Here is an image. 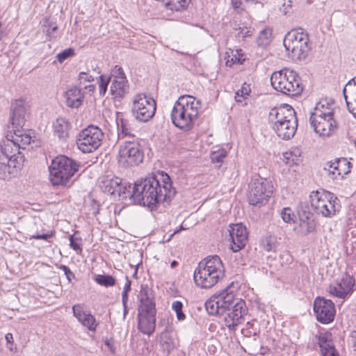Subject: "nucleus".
I'll use <instances>...</instances> for the list:
<instances>
[{
    "instance_id": "nucleus-59",
    "label": "nucleus",
    "mask_w": 356,
    "mask_h": 356,
    "mask_svg": "<svg viewBox=\"0 0 356 356\" xmlns=\"http://www.w3.org/2000/svg\"><path fill=\"white\" fill-rule=\"evenodd\" d=\"M347 87H355L356 88V76L350 79L343 87V89H346Z\"/></svg>"
},
{
    "instance_id": "nucleus-33",
    "label": "nucleus",
    "mask_w": 356,
    "mask_h": 356,
    "mask_svg": "<svg viewBox=\"0 0 356 356\" xmlns=\"http://www.w3.org/2000/svg\"><path fill=\"white\" fill-rule=\"evenodd\" d=\"M160 344L164 352L169 354L175 348V343L170 332L165 329L160 335Z\"/></svg>"
},
{
    "instance_id": "nucleus-30",
    "label": "nucleus",
    "mask_w": 356,
    "mask_h": 356,
    "mask_svg": "<svg viewBox=\"0 0 356 356\" xmlns=\"http://www.w3.org/2000/svg\"><path fill=\"white\" fill-rule=\"evenodd\" d=\"M301 40H309L308 34L302 29H298L289 31L284 38V43L289 46L290 42H300Z\"/></svg>"
},
{
    "instance_id": "nucleus-46",
    "label": "nucleus",
    "mask_w": 356,
    "mask_h": 356,
    "mask_svg": "<svg viewBox=\"0 0 356 356\" xmlns=\"http://www.w3.org/2000/svg\"><path fill=\"white\" fill-rule=\"evenodd\" d=\"M321 351L323 356H339L334 348L333 343L329 345V346H326L325 348H321Z\"/></svg>"
},
{
    "instance_id": "nucleus-5",
    "label": "nucleus",
    "mask_w": 356,
    "mask_h": 356,
    "mask_svg": "<svg viewBox=\"0 0 356 356\" xmlns=\"http://www.w3.org/2000/svg\"><path fill=\"white\" fill-rule=\"evenodd\" d=\"M79 167L75 161L67 156L60 155L56 157L49 168L50 182L54 186H67Z\"/></svg>"
},
{
    "instance_id": "nucleus-29",
    "label": "nucleus",
    "mask_w": 356,
    "mask_h": 356,
    "mask_svg": "<svg viewBox=\"0 0 356 356\" xmlns=\"http://www.w3.org/2000/svg\"><path fill=\"white\" fill-rule=\"evenodd\" d=\"M81 90H66L65 97L66 98V104L71 108H78L82 103L83 95Z\"/></svg>"
},
{
    "instance_id": "nucleus-27",
    "label": "nucleus",
    "mask_w": 356,
    "mask_h": 356,
    "mask_svg": "<svg viewBox=\"0 0 356 356\" xmlns=\"http://www.w3.org/2000/svg\"><path fill=\"white\" fill-rule=\"evenodd\" d=\"M54 136H57L60 140H66L69 137V131L71 129V124L65 118H58L53 124Z\"/></svg>"
},
{
    "instance_id": "nucleus-19",
    "label": "nucleus",
    "mask_w": 356,
    "mask_h": 356,
    "mask_svg": "<svg viewBox=\"0 0 356 356\" xmlns=\"http://www.w3.org/2000/svg\"><path fill=\"white\" fill-rule=\"evenodd\" d=\"M296 118L297 117L294 109L287 104H281L272 108L268 114V120L272 126L280 122H287Z\"/></svg>"
},
{
    "instance_id": "nucleus-24",
    "label": "nucleus",
    "mask_w": 356,
    "mask_h": 356,
    "mask_svg": "<svg viewBox=\"0 0 356 356\" xmlns=\"http://www.w3.org/2000/svg\"><path fill=\"white\" fill-rule=\"evenodd\" d=\"M116 123L119 139L125 138L134 139L137 130L133 120L118 117Z\"/></svg>"
},
{
    "instance_id": "nucleus-13",
    "label": "nucleus",
    "mask_w": 356,
    "mask_h": 356,
    "mask_svg": "<svg viewBox=\"0 0 356 356\" xmlns=\"http://www.w3.org/2000/svg\"><path fill=\"white\" fill-rule=\"evenodd\" d=\"M234 301V293L230 287H227L218 294H215L204 304L205 309L209 315L224 314L226 309L230 307Z\"/></svg>"
},
{
    "instance_id": "nucleus-39",
    "label": "nucleus",
    "mask_w": 356,
    "mask_h": 356,
    "mask_svg": "<svg viewBox=\"0 0 356 356\" xmlns=\"http://www.w3.org/2000/svg\"><path fill=\"white\" fill-rule=\"evenodd\" d=\"M318 343L321 349L329 346V345L333 343L332 334L329 332L320 333L318 337Z\"/></svg>"
},
{
    "instance_id": "nucleus-63",
    "label": "nucleus",
    "mask_w": 356,
    "mask_h": 356,
    "mask_svg": "<svg viewBox=\"0 0 356 356\" xmlns=\"http://www.w3.org/2000/svg\"><path fill=\"white\" fill-rule=\"evenodd\" d=\"M352 343L353 348L355 351H356V331L353 332L352 334Z\"/></svg>"
},
{
    "instance_id": "nucleus-9",
    "label": "nucleus",
    "mask_w": 356,
    "mask_h": 356,
    "mask_svg": "<svg viewBox=\"0 0 356 356\" xmlns=\"http://www.w3.org/2000/svg\"><path fill=\"white\" fill-rule=\"evenodd\" d=\"M144 159V153L140 145L133 140H127L119 147L118 161L124 168L140 165Z\"/></svg>"
},
{
    "instance_id": "nucleus-40",
    "label": "nucleus",
    "mask_w": 356,
    "mask_h": 356,
    "mask_svg": "<svg viewBox=\"0 0 356 356\" xmlns=\"http://www.w3.org/2000/svg\"><path fill=\"white\" fill-rule=\"evenodd\" d=\"M262 245L266 251H275L277 248L276 238L271 235L266 236L262 241Z\"/></svg>"
},
{
    "instance_id": "nucleus-49",
    "label": "nucleus",
    "mask_w": 356,
    "mask_h": 356,
    "mask_svg": "<svg viewBox=\"0 0 356 356\" xmlns=\"http://www.w3.org/2000/svg\"><path fill=\"white\" fill-rule=\"evenodd\" d=\"M261 0H232V4L233 7L236 9L239 8L241 6H244L248 3H259Z\"/></svg>"
},
{
    "instance_id": "nucleus-8",
    "label": "nucleus",
    "mask_w": 356,
    "mask_h": 356,
    "mask_svg": "<svg viewBox=\"0 0 356 356\" xmlns=\"http://www.w3.org/2000/svg\"><path fill=\"white\" fill-rule=\"evenodd\" d=\"M273 186L268 179L257 176L249 184L248 199L250 204L261 207L266 204L271 196Z\"/></svg>"
},
{
    "instance_id": "nucleus-16",
    "label": "nucleus",
    "mask_w": 356,
    "mask_h": 356,
    "mask_svg": "<svg viewBox=\"0 0 356 356\" xmlns=\"http://www.w3.org/2000/svg\"><path fill=\"white\" fill-rule=\"evenodd\" d=\"M30 106L24 98H19L11 102L9 129L23 128L29 117Z\"/></svg>"
},
{
    "instance_id": "nucleus-41",
    "label": "nucleus",
    "mask_w": 356,
    "mask_h": 356,
    "mask_svg": "<svg viewBox=\"0 0 356 356\" xmlns=\"http://www.w3.org/2000/svg\"><path fill=\"white\" fill-rule=\"evenodd\" d=\"M271 31L268 29H265L260 31L258 36V44L261 46H266L270 42Z\"/></svg>"
},
{
    "instance_id": "nucleus-58",
    "label": "nucleus",
    "mask_w": 356,
    "mask_h": 356,
    "mask_svg": "<svg viewBox=\"0 0 356 356\" xmlns=\"http://www.w3.org/2000/svg\"><path fill=\"white\" fill-rule=\"evenodd\" d=\"M126 280H127V282L124 284V289H123L122 292L129 293L131 291V282L127 276H126Z\"/></svg>"
},
{
    "instance_id": "nucleus-12",
    "label": "nucleus",
    "mask_w": 356,
    "mask_h": 356,
    "mask_svg": "<svg viewBox=\"0 0 356 356\" xmlns=\"http://www.w3.org/2000/svg\"><path fill=\"white\" fill-rule=\"evenodd\" d=\"M6 138L0 143V161H7L10 166L21 169L24 165V156L10 134H7Z\"/></svg>"
},
{
    "instance_id": "nucleus-17",
    "label": "nucleus",
    "mask_w": 356,
    "mask_h": 356,
    "mask_svg": "<svg viewBox=\"0 0 356 356\" xmlns=\"http://www.w3.org/2000/svg\"><path fill=\"white\" fill-rule=\"evenodd\" d=\"M350 165L346 158H336L323 164V172L332 180L342 179L350 172Z\"/></svg>"
},
{
    "instance_id": "nucleus-1",
    "label": "nucleus",
    "mask_w": 356,
    "mask_h": 356,
    "mask_svg": "<svg viewBox=\"0 0 356 356\" xmlns=\"http://www.w3.org/2000/svg\"><path fill=\"white\" fill-rule=\"evenodd\" d=\"M176 193L170 176L164 171H157L134 183L131 198L133 203L154 210L161 203L169 204Z\"/></svg>"
},
{
    "instance_id": "nucleus-57",
    "label": "nucleus",
    "mask_w": 356,
    "mask_h": 356,
    "mask_svg": "<svg viewBox=\"0 0 356 356\" xmlns=\"http://www.w3.org/2000/svg\"><path fill=\"white\" fill-rule=\"evenodd\" d=\"M105 345L112 353H115V348L114 347V342H113V339L106 340Z\"/></svg>"
},
{
    "instance_id": "nucleus-64",
    "label": "nucleus",
    "mask_w": 356,
    "mask_h": 356,
    "mask_svg": "<svg viewBox=\"0 0 356 356\" xmlns=\"http://www.w3.org/2000/svg\"><path fill=\"white\" fill-rule=\"evenodd\" d=\"M76 234H77V232H75L74 234L70 235V236H69L70 244L73 243L74 240H76V238H77L79 237L76 236Z\"/></svg>"
},
{
    "instance_id": "nucleus-11",
    "label": "nucleus",
    "mask_w": 356,
    "mask_h": 356,
    "mask_svg": "<svg viewBox=\"0 0 356 356\" xmlns=\"http://www.w3.org/2000/svg\"><path fill=\"white\" fill-rule=\"evenodd\" d=\"M104 134L98 127L89 125L79 134L76 144L83 153L96 150L101 145Z\"/></svg>"
},
{
    "instance_id": "nucleus-31",
    "label": "nucleus",
    "mask_w": 356,
    "mask_h": 356,
    "mask_svg": "<svg viewBox=\"0 0 356 356\" xmlns=\"http://www.w3.org/2000/svg\"><path fill=\"white\" fill-rule=\"evenodd\" d=\"M121 184L122 179L120 177L109 178L107 177L102 181V188L104 192L114 194Z\"/></svg>"
},
{
    "instance_id": "nucleus-47",
    "label": "nucleus",
    "mask_w": 356,
    "mask_h": 356,
    "mask_svg": "<svg viewBox=\"0 0 356 356\" xmlns=\"http://www.w3.org/2000/svg\"><path fill=\"white\" fill-rule=\"evenodd\" d=\"M251 90H236L234 98L237 102L243 103L250 95Z\"/></svg>"
},
{
    "instance_id": "nucleus-51",
    "label": "nucleus",
    "mask_w": 356,
    "mask_h": 356,
    "mask_svg": "<svg viewBox=\"0 0 356 356\" xmlns=\"http://www.w3.org/2000/svg\"><path fill=\"white\" fill-rule=\"evenodd\" d=\"M110 81V76L108 77H106L104 75L99 76L98 81L99 89H107Z\"/></svg>"
},
{
    "instance_id": "nucleus-15",
    "label": "nucleus",
    "mask_w": 356,
    "mask_h": 356,
    "mask_svg": "<svg viewBox=\"0 0 356 356\" xmlns=\"http://www.w3.org/2000/svg\"><path fill=\"white\" fill-rule=\"evenodd\" d=\"M270 83L273 89L305 88L300 76L293 71L280 70L273 72L270 77Z\"/></svg>"
},
{
    "instance_id": "nucleus-37",
    "label": "nucleus",
    "mask_w": 356,
    "mask_h": 356,
    "mask_svg": "<svg viewBox=\"0 0 356 356\" xmlns=\"http://www.w3.org/2000/svg\"><path fill=\"white\" fill-rule=\"evenodd\" d=\"M325 101L327 104H324L325 105L322 106L323 108H319V110L322 113H327V111H330L332 113V115H336L335 109L333 108V106L334 105V100L332 98L325 97L324 99H321L318 103H316V106L314 108V111L313 112H316V109L318 106L322 103V102Z\"/></svg>"
},
{
    "instance_id": "nucleus-62",
    "label": "nucleus",
    "mask_w": 356,
    "mask_h": 356,
    "mask_svg": "<svg viewBox=\"0 0 356 356\" xmlns=\"http://www.w3.org/2000/svg\"><path fill=\"white\" fill-rule=\"evenodd\" d=\"M291 155V154L289 153V152H285L284 154H283V159L286 161V163L287 164L291 163V161H290V156Z\"/></svg>"
},
{
    "instance_id": "nucleus-61",
    "label": "nucleus",
    "mask_w": 356,
    "mask_h": 356,
    "mask_svg": "<svg viewBox=\"0 0 356 356\" xmlns=\"http://www.w3.org/2000/svg\"><path fill=\"white\" fill-rule=\"evenodd\" d=\"M5 339L6 340L7 343L13 344V337L11 333H7L5 336Z\"/></svg>"
},
{
    "instance_id": "nucleus-22",
    "label": "nucleus",
    "mask_w": 356,
    "mask_h": 356,
    "mask_svg": "<svg viewBox=\"0 0 356 356\" xmlns=\"http://www.w3.org/2000/svg\"><path fill=\"white\" fill-rule=\"evenodd\" d=\"M73 315L78 321L90 331H95L98 325L95 316L90 311L85 309V306L81 304H76L72 306Z\"/></svg>"
},
{
    "instance_id": "nucleus-53",
    "label": "nucleus",
    "mask_w": 356,
    "mask_h": 356,
    "mask_svg": "<svg viewBox=\"0 0 356 356\" xmlns=\"http://www.w3.org/2000/svg\"><path fill=\"white\" fill-rule=\"evenodd\" d=\"M59 268L64 272L67 280L70 282L72 281V279L75 278L74 273L71 271V270L67 266L60 265Z\"/></svg>"
},
{
    "instance_id": "nucleus-54",
    "label": "nucleus",
    "mask_w": 356,
    "mask_h": 356,
    "mask_svg": "<svg viewBox=\"0 0 356 356\" xmlns=\"http://www.w3.org/2000/svg\"><path fill=\"white\" fill-rule=\"evenodd\" d=\"M111 94L115 102L118 101L120 102L124 97V90H111Z\"/></svg>"
},
{
    "instance_id": "nucleus-52",
    "label": "nucleus",
    "mask_w": 356,
    "mask_h": 356,
    "mask_svg": "<svg viewBox=\"0 0 356 356\" xmlns=\"http://www.w3.org/2000/svg\"><path fill=\"white\" fill-rule=\"evenodd\" d=\"M300 227H302V229L303 230L305 231L306 234L311 233L314 230V225L313 221H307V222L303 221L300 224Z\"/></svg>"
},
{
    "instance_id": "nucleus-45",
    "label": "nucleus",
    "mask_w": 356,
    "mask_h": 356,
    "mask_svg": "<svg viewBox=\"0 0 356 356\" xmlns=\"http://www.w3.org/2000/svg\"><path fill=\"white\" fill-rule=\"evenodd\" d=\"M74 55V50L72 48L64 49L56 56L57 60L60 63L64 62L66 59Z\"/></svg>"
},
{
    "instance_id": "nucleus-42",
    "label": "nucleus",
    "mask_w": 356,
    "mask_h": 356,
    "mask_svg": "<svg viewBox=\"0 0 356 356\" xmlns=\"http://www.w3.org/2000/svg\"><path fill=\"white\" fill-rule=\"evenodd\" d=\"M172 309L176 313L178 321H184L186 315L183 312V303L179 300L174 301L172 303Z\"/></svg>"
},
{
    "instance_id": "nucleus-26",
    "label": "nucleus",
    "mask_w": 356,
    "mask_h": 356,
    "mask_svg": "<svg viewBox=\"0 0 356 356\" xmlns=\"http://www.w3.org/2000/svg\"><path fill=\"white\" fill-rule=\"evenodd\" d=\"M8 134H10V136L19 149H24L32 141L31 136L25 132L22 128H12L9 131Z\"/></svg>"
},
{
    "instance_id": "nucleus-43",
    "label": "nucleus",
    "mask_w": 356,
    "mask_h": 356,
    "mask_svg": "<svg viewBox=\"0 0 356 356\" xmlns=\"http://www.w3.org/2000/svg\"><path fill=\"white\" fill-rule=\"evenodd\" d=\"M117 192H118L119 196L122 199H127L128 197L130 200L132 202V199L131 198V194L132 193L133 187H131V184L120 186L118 188Z\"/></svg>"
},
{
    "instance_id": "nucleus-56",
    "label": "nucleus",
    "mask_w": 356,
    "mask_h": 356,
    "mask_svg": "<svg viewBox=\"0 0 356 356\" xmlns=\"http://www.w3.org/2000/svg\"><path fill=\"white\" fill-rule=\"evenodd\" d=\"M50 236H51V235H49L48 234H35L30 235L31 238H35V239H38V240H41V239L42 240H47Z\"/></svg>"
},
{
    "instance_id": "nucleus-3",
    "label": "nucleus",
    "mask_w": 356,
    "mask_h": 356,
    "mask_svg": "<svg viewBox=\"0 0 356 356\" xmlns=\"http://www.w3.org/2000/svg\"><path fill=\"white\" fill-rule=\"evenodd\" d=\"M138 329L144 334L152 335L156 328V308L152 289L147 285H141L138 295Z\"/></svg>"
},
{
    "instance_id": "nucleus-34",
    "label": "nucleus",
    "mask_w": 356,
    "mask_h": 356,
    "mask_svg": "<svg viewBox=\"0 0 356 356\" xmlns=\"http://www.w3.org/2000/svg\"><path fill=\"white\" fill-rule=\"evenodd\" d=\"M350 91L351 92L349 95H347L346 90H342L349 112L356 118V91Z\"/></svg>"
},
{
    "instance_id": "nucleus-36",
    "label": "nucleus",
    "mask_w": 356,
    "mask_h": 356,
    "mask_svg": "<svg viewBox=\"0 0 356 356\" xmlns=\"http://www.w3.org/2000/svg\"><path fill=\"white\" fill-rule=\"evenodd\" d=\"M94 280L98 284L105 287L113 286L116 284V280L115 277L110 275H95Z\"/></svg>"
},
{
    "instance_id": "nucleus-4",
    "label": "nucleus",
    "mask_w": 356,
    "mask_h": 356,
    "mask_svg": "<svg viewBox=\"0 0 356 356\" xmlns=\"http://www.w3.org/2000/svg\"><path fill=\"white\" fill-rule=\"evenodd\" d=\"M225 275V267L218 255L208 256L202 259L195 269L193 279L195 284L202 289H210Z\"/></svg>"
},
{
    "instance_id": "nucleus-20",
    "label": "nucleus",
    "mask_w": 356,
    "mask_h": 356,
    "mask_svg": "<svg viewBox=\"0 0 356 356\" xmlns=\"http://www.w3.org/2000/svg\"><path fill=\"white\" fill-rule=\"evenodd\" d=\"M229 232L232 251L236 252L244 248L248 236L246 227L241 223L234 224L230 226Z\"/></svg>"
},
{
    "instance_id": "nucleus-7",
    "label": "nucleus",
    "mask_w": 356,
    "mask_h": 356,
    "mask_svg": "<svg viewBox=\"0 0 356 356\" xmlns=\"http://www.w3.org/2000/svg\"><path fill=\"white\" fill-rule=\"evenodd\" d=\"M323 104H327L325 101L321 103L316 109V112H312L309 121L311 127L314 131L321 137H329L333 134L337 129L338 123L336 115H332L330 111L322 113L319 108H323Z\"/></svg>"
},
{
    "instance_id": "nucleus-21",
    "label": "nucleus",
    "mask_w": 356,
    "mask_h": 356,
    "mask_svg": "<svg viewBox=\"0 0 356 356\" xmlns=\"http://www.w3.org/2000/svg\"><path fill=\"white\" fill-rule=\"evenodd\" d=\"M355 280L350 275H344L340 282L329 286L328 291L333 296L345 299L346 297L353 292V287Z\"/></svg>"
},
{
    "instance_id": "nucleus-50",
    "label": "nucleus",
    "mask_w": 356,
    "mask_h": 356,
    "mask_svg": "<svg viewBox=\"0 0 356 356\" xmlns=\"http://www.w3.org/2000/svg\"><path fill=\"white\" fill-rule=\"evenodd\" d=\"M82 239L81 237H78L74 240L73 243L70 244V246L76 252L77 254H80L82 252Z\"/></svg>"
},
{
    "instance_id": "nucleus-32",
    "label": "nucleus",
    "mask_w": 356,
    "mask_h": 356,
    "mask_svg": "<svg viewBox=\"0 0 356 356\" xmlns=\"http://www.w3.org/2000/svg\"><path fill=\"white\" fill-rule=\"evenodd\" d=\"M230 51L226 52V65L231 67L234 63L243 64L245 60L241 49H236L235 53L233 50L229 49Z\"/></svg>"
},
{
    "instance_id": "nucleus-25",
    "label": "nucleus",
    "mask_w": 356,
    "mask_h": 356,
    "mask_svg": "<svg viewBox=\"0 0 356 356\" xmlns=\"http://www.w3.org/2000/svg\"><path fill=\"white\" fill-rule=\"evenodd\" d=\"M308 42L309 40H301L300 42H290L289 46L284 43V46L288 52H291L293 59L302 60L306 58L310 49Z\"/></svg>"
},
{
    "instance_id": "nucleus-35",
    "label": "nucleus",
    "mask_w": 356,
    "mask_h": 356,
    "mask_svg": "<svg viewBox=\"0 0 356 356\" xmlns=\"http://www.w3.org/2000/svg\"><path fill=\"white\" fill-rule=\"evenodd\" d=\"M5 161H0V179L6 180L10 178L11 174H15L20 169L10 166V163H6Z\"/></svg>"
},
{
    "instance_id": "nucleus-18",
    "label": "nucleus",
    "mask_w": 356,
    "mask_h": 356,
    "mask_svg": "<svg viewBox=\"0 0 356 356\" xmlns=\"http://www.w3.org/2000/svg\"><path fill=\"white\" fill-rule=\"evenodd\" d=\"M314 312L316 320L323 324L333 321L335 316V307L333 302L323 297H317L314 302Z\"/></svg>"
},
{
    "instance_id": "nucleus-38",
    "label": "nucleus",
    "mask_w": 356,
    "mask_h": 356,
    "mask_svg": "<svg viewBox=\"0 0 356 356\" xmlns=\"http://www.w3.org/2000/svg\"><path fill=\"white\" fill-rule=\"evenodd\" d=\"M227 152L226 150L221 149L211 152L210 158L213 163H216L217 167H220L223 159L227 156Z\"/></svg>"
},
{
    "instance_id": "nucleus-14",
    "label": "nucleus",
    "mask_w": 356,
    "mask_h": 356,
    "mask_svg": "<svg viewBox=\"0 0 356 356\" xmlns=\"http://www.w3.org/2000/svg\"><path fill=\"white\" fill-rule=\"evenodd\" d=\"M248 312V308L244 300L235 298L234 295V301H232L230 307L226 309V312L221 316H224V323L230 330H235L238 325L241 324L244 318V316Z\"/></svg>"
},
{
    "instance_id": "nucleus-10",
    "label": "nucleus",
    "mask_w": 356,
    "mask_h": 356,
    "mask_svg": "<svg viewBox=\"0 0 356 356\" xmlns=\"http://www.w3.org/2000/svg\"><path fill=\"white\" fill-rule=\"evenodd\" d=\"M155 99L145 92L136 94L133 99L131 111L136 120L147 122L151 120L156 112Z\"/></svg>"
},
{
    "instance_id": "nucleus-6",
    "label": "nucleus",
    "mask_w": 356,
    "mask_h": 356,
    "mask_svg": "<svg viewBox=\"0 0 356 356\" xmlns=\"http://www.w3.org/2000/svg\"><path fill=\"white\" fill-rule=\"evenodd\" d=\"M310 203L314 211L323 217L331 218L339 211V200L329 191H312L309 195Z\"/></svg>"
},
{
    "instance_id": "nucleus-55",
    "label": "nucleus",
    "mask_w": 356,
    "mask_h": 356,
    "mask_svg": "<svg viewBox=\"0 0 356 356\" xmlns=\"http://www.w3.org/2000/svg\"><path fill=\"white\" fill-rule=\"evenodd\" d=\"M291 7H292L291 1H288L286 3H284L282 5V8H280V10L284 15H287L291 12Z\"/></svg>"
},
{
    "instance_id": "nucleus-60",
    "label": "nucleus",
    "mask_w": 356,
    "mask_h": 356,
    "mask_svg": "<svg viewBox=\"0 0 356 356\" xmlns=\"http://www.w3.org/2000/svg\"><path fill=\"white\" fill-rule=\"evenodd\" d=\"M128 300H129V293L122 292V305H127Z\"/></svg>"
},
{
    "instance_id": "nucleus-23",
    "label": "nucleus",
    "mask_w": 356,
    "mask_h": 356,
    "mask_svg": "<svg viewBox=\"0 0 356 356\" xmlns=\"http://www.w3.org/2000/svg\"><path fill=\"white\" fill-rule=\"evenodd\" d=\"M297 127L298 119L296 118L287 122L273 125L272 128L280 138L289 140L295 135Z\"/></svg>"
},
{
    "instance_id": "nucleus-2",
    "label": "nucleus",
    "mask_w": 356,
    "mask_h": 356,
    "mask_svg": "<svg viewBox=\"0 0 356 356\" xmlns=\"http://www.w3.org/2000/svg\"><path fill=\"white\" fill-rule=\"evenodd\" d=\"M201 102L191 95H183L175 102L170 113L172 124L181 130L193 129L197 118Z\"/></svg>"
},
{
    "instance_id": "nucleus-28",
    "label": "nucleus",
    "mask_w": 356,
    "mask_h": 356,
    "mask_svg": "<svg viewBox=\"0 0 356 356\" xmlns=\"http://www.w3.org/2000/svg\"><path fill=\"white\" fill-rule=\"evenodd\" d=\"M110 76L111 79L113 78L111 89H125L127 86L128 81L121 67L118 65L114 66L111 70Z\"/></svg>"
},
{
    "instance_id": "nucleus-48",
    "label": "nucleus",
    "mask_w": 356,
    "mask_h": 356,
    "mask_svg": "<svg viewBox=\"0 0 356 356\" xmlns=\"http://www.w3.org/2000/svg\"><path fill=\"white\" fill-rule=\"evenodd\" d=\"M78 81L80 84L85 83H90L94 81V78L92 75L85 72H81L78 75Z\"/></svg>"
},
{
    "instance_id": "nucleus-44",
    "label": "nucleus",
    "mask_w": 356,
    "mask_h": 356,
    "mask_svg": "<svg viewBox=\"0 0 356 356\" xmlns=\"http://www.w3.org/2000/svg\"><path fill=\"white\" fill-rule=\"evenodd\" d=\"M281 217L285 222L290 223L294 222L296 216L289 207H285L282 210Z\"/></svg>"
}]
</instances>
